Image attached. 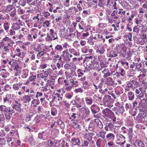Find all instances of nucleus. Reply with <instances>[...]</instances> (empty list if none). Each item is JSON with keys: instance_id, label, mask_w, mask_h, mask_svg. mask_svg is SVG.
Instances as JSON below:
<instances>
[{"instance_id": "obj_1", "label": "nucleus", "mask_w": 147, "mask_h": 147, "mask_svg": "<svg viewBox=\"0 0 147 147\" xmlns=\"http://www.w3.org/2000/svg\"><path fill=\"white\" fill-rule=\"evenodd\" d=\"M13 110L10 107H7L5 105H2L0 106V111L2 113L5 114L7 112L12 111Z\"/></svg>"}, {"instance_id": "obj_2", "label": "nucleus", "mask_w": 147, "mask_h": 147, "mask_svg": "<svg viewBox=\"0 0 147 147\" xmlns=\"http://www.w3.org/2000/svg\"><path fill=\"white\" fill-rule=\"evenodd\" d=\"M102 113L105 116L109 117H111L113 114V112L108 108L103 110Z\"/></svg>"}, {"instance_id": "obj_3", "label": "nucleus", "mask_w": 147, "mask_h": 147, "mask_svg": "<svg viewBox=\"0 0 147 147\" xmlns=\"http://www.w3.org/2000/svg\"><path fill=\"white\" fill-rule=\"evenodd\" d=\"M71 143L74 145H79L80 144V141L79 138L73 137L71 138Z\"/></svg>"}, {"instance_id": "obj_4", "label": "nucleus", "mask_w": 147, "mask_h": 147, "mask_svg": "<svg viewBox=\"0 0 147 147\" xmlns=\"http://www.w3.org/2000/svg\"><path fill=\"white\" fill-rule=\"evenodd\" d=\"M79 110H80V112L83 114L86 115H89V110L87 107L85 108L84 107H82L80 108H79Z\"/></svg>"}, {"instance_id": "obj_5", "label": "nucleus", "mask_w": 147, "mask_h": 147, "mask_svg": "<svg viewBox=\"0 0 147 147\" xmlns=\"http://www.w3.org/2000/svg\"><path fill=\"white\" fill-rule=\"evenodd\" d=\"M12 46L11 44L8 43L5 46H4L2 49V51L3 52H5L7 53H9L10 52V49L12 48Z\"/></svg>"}, {"instance_id": "obj_6", "label": "nucleus", "mask_w": 147, "mask_h": 147, "mask_svg": "<svg viewBox=\"0 0 147 147\" xmlns=\"http://www.w3.org/2000/svg\"><path fill=\"white\" fill-rule=\"evenodd\" d=\"M114 125L112 123H107L105 129L106 131L111 130L113 129Z\"/></svg>"}, {"instance_id": "obj_7", "label": "nucleus", "mask_w": 147, "mask_h": 147, "mask_svg": "<svg viewBox=\"0 0 147 147\" xmlns=\"http://www.w3.org/2000/svg\"><path fill=\"white\" fill-rule=\"evenodd\" d=\"M128 131V135L129 139L131 141L133 138L134 134L133 132V130L131 128H129L127 130Z\"/></svg>"}, {"instance_id": "obj_8", "label": "nucleus", "mask_w": 147, "mask_h": 147, "mask_svg": "<svg viewBox=\"0 0 147 147\" xmlns=\"http://www.w3.org/2000/svg\"><path fill=\"white\" fill-rule=\"evenodd\" d=\"M133 85L131 82H127V85L125 86V92L129 91L130 88H133Z\"/></svg>"}, {"instance_id": "obj_9", "label": "nucleus", "mask_w": 147, "mask_h": 147, "mask_svg": "<svg viewBox=\"0 0 147 147\" xmlns=\"http://www.w3.org/2000/svg\"><path fill=\"white\" fill-rule=\"evenodd\" d=\"M21 106V104H19L17 105V104H13L12 107L13 109H15L18 112L20 113L22 110Z\"/></svg>"}, {"instance_id": "obj_10", "label": "nucleus", "mask_w": 147, "mask_h": 147, "mask_svg": "<svg viewBox=\"0 0 147 147\" xmlns=\"http://www.w3.org/2000/svg\"><path fill=\"white\" fill-rule=\"evenodd\" d=\"M95 105H93L91 107V110L92 112L94 113L95 114L99 111V108L97 106L94 107Z\"/></svg>"}, {"instance_id": "obj_11", "label": "nucleus", "mask_w": 147, "mask_h": 147, "mask_svg": "<svg viewBox=\"0 0 147 147\" xmlns=\"http://www.w3.org/2000/svg\"><path fill=\"white\" fill-rule=\"evenodd\" d=\"M59 142L60 145L61 146V147H68L69 146L68 144L64 140H61L59 141Z\"/></svg>"}, {"instance_id": "obj_12", "label": "nucleus", "mask_w": 147, "mask_h": 147, "mask_svg": "<svg viewBox=\"0 0 147 147\" xmlns=\"http://www.w3.org/2000/svg\"><path fill=\"white\" fill-rule=\"evenodd\" d=\"M106 138L108 140L113 141L115 139V135L112 133H109L106 135Z\"/></svg>"}, {"instance_id": "obj_13", "label": "nucleus", "mask_w": 147, "mask_h": 147, "mask_svg": "<svg viewBox=\"0 0 147 147\" xmlns=\"http://www.w3.org/2000/svg\"><path fill=\"white\" fill-rule=\"evenodd\" d=\"M50 34L51 35L52 38H54L55 40L57 38V35L54 30L52 29L50 30Z\"/></svg>"}, {"instance_id": "obj_14", "label": "nucleus", "mask_w": 147, "mask_h": 147, "mask_svg": "<svg viewBox=\"0 0 147 147\" xmlns=\"http://www.w3.org/2000/svg\"><path fill=\"white\" fill-rule=\"evenodd\" d=\"M9 16L8 14H3L0 16V20H9Z\"/></svg>"}, {"instance_id": "obj_15", "label": "nucleus", "mask_w": 147, "mask_h": 147, "mask_svg": "<svg viewBox=\"0 0 147 147\" xmlns=\"http://www.w3.org/2000/svg\"><path fill=\"white\" fill-rule=\"evenodd\" d=\"M12 111H10V112H8L4 114L6 119L7 121H8L10 120L11 118V116L12 115Z\"/></svg>"}, {"instance_id": "obj_16", "label": "nucleus", "mask_w": 147, "mask_h": 147, "mask_svg": "<svg viewBox=\"0 0 147 147\" xmlns=\"http://www.w3.org/2000/svg\"><path fill=\"white\" fill-rule=\"evenodd\" d=\"M11 28L13 30H17L20 29V25L17 23H15L13 24Z\"/></svg>"}, {"instance_id": "obj_17", "label": "nucleus", "mask_w": 147, "mask_h": 147, "mask_svg": "<svg viewBox=\"0 0 147 147\" xmlns=\"http://www.w3.org/2000/svg\"><path fill=\"white\" fill-rule=\"evenodd\" d=\"M31 104L33 105V107H36L37 105H38L40 104V101L38 100L35 99L31 102Z\"/></svg>"}, {"instance_id": "obj_18", "label": "nucleus", "mask_w": 147, "mask_h": 147, "mask_svg": "<svg viewBox=\"0 0 147 147\" xmlns=\"http://www.w3.org/2000/svg\"><path fill=\"white\" fill-rule=\"evenodd\" d=\"M127 96L129 97V99L130 100H132L134 98V95L132 92H128Z\"/></svg>"}, {"instance_id": "obj_19", "label": "nucleus", "mask_w": 147, "mask_h": 147, "mask_svg": "<svg viewBox=\"0 0 147 147\" xmlns=\"http://www.w3.org/2000/svg\"><path fill=\"white\" fill-rule=\"evenodd\" d=\"M86 102L87 104H91L92 103V99L90 97H86L85 98Z\"/></svg>"}, {"instance_id": "obj_20", "label": "nucleus", "mask_w": 147, "mask_h": 147, "mask_svg": "<svg viewBox=\"0 0 147 147\" xmlns=\"http://www.w3.org/2000/svg\"><path fill=\"white\" fill-rule=\"evenodd\" d=\"M55 95L57 96L58 98V101H61L62 100L63 96V94H60L59 93H56L55 94Z\"/></svg>"}, {"instance_id": "obj_21", "label": "nucleus", "mask_w": 147, "mask_h": 147, "mask_svg": "<svg viewBox=\"0 0 147 147\" xmlns=\"http://www.w3.org/2000/svg\"><path fill=\"white\" fill-rule=\"evenodd\" d=\"M49 74V72L47 71H45L43 73H41L40 74L41 78H44L47 77Z\"/></svg>"}, {"instance_id": "obj_22", "label": "nucleus", "mask_w": 147, "mask_h": 147, "mask_svg": "<svg viewBox=\"0 0 147 147\" xmlns=\"http://www.w3.org/2000/svg\"><path fill=\"white\" fill-rule=\"evenodd\" d=\"M55 50L58 51H61L63 50V48L62 47L61 45H57L55 47Z\"/></svg>"}, {"instance_id": "obj_23", "label": "nucleus", "mask_w": 147, "mask_h": 147, "mask_svg": "<svg viewBox=\"0 0 147 147\" xmlns=\"http://www.w3.org/2000/svg\"><path fill=\"white\" fill-rule=\"evenodd\" d=\"M31 96V95H30V96H28V95H26V96H25L23 98V100L25 102H29L30 101V100H31V98L30 97V96Z\"/></svg>"}, {"instance_id": "obj_24", "label": "nucleus", "mask_w": 147, "mask_h": 147, "mask_svg": "<svg viewBox=\"0 0 147 147\" xmlns=\"http://www.w3.org/2000/svg\"><path fill=\"white\" fill-rule=\"evenodd\" d=\"M105 51V50L104 47H102L99 49L97 51V52L98 53V52L99 54H102L104 53Z\"/></svg>"}, {"instance_id": "obj_25", "label": "nucleus", "mask_w": 147, "mask_h": 147, "mask_svg": "<svg viewBox=\"0 0 147 147\" xmlns=\"http://www.w3.org/2000/svg\"><path fill=\"white\" fill-rule=\"evenodd\" d=\"M142 64L141 63H137L136 64V70L139 71L140 68L141 67Z\"/></svg>"}, {"instance_id": "obj_26", "label": "nucleus", "mask_w": 147, "mask_h": 147, "mask_svg": "<svg viewBox=\"0 0 147 147\" xmlns=\"http://www.w3.org/2000/svg\"><path fill=\"white\" fill-rule=\"evenodd\" d=\"M46 40L47 41H52L53 40H55L54 38L51 36L49 34H47V37L45 38Z\"/></svg>"}, {"instance_id": "obj_27", "label": "nucleus", "mask_w": 147, "mask_h": 147, "mask_svg": "<svg viewBox=\"0 0 147 147\" xmlns=\"http://www.w3.org/2000/svg\"><path fill=\"white\" fill-rule=\"evenodd\" d=\"M57 110L55 108H54L51 109V113L53 116H55L57 114Z\"/></svg>"}, {"instance_id": "obj_28", "label": "nucleus", "mask_w": 147, "mask_h": 147, "mask_svg": "<svg viewBox=\"0 0 147 147\" xmlns=\"http://www.w3.org/2000/svg\"><path fill=\"white\" fill-rule=\"evenodd\" d=\"M49 22L48 20L45 21L43 23V26L44 27H48L49 26Z\"/></svg>"}, {"instance_id": "obj_29", "label": "nucleus", "mask_w": 147, "mask_h": 147, "mask_svg": "<svg viewBox=\"0 0 147 147\" xmlns=\"http://www.w3.org/2000/svg\"><path fill=\"white\" fill-rule=\"evenodd\" d=\"M42 14L43 16L46 18H48L49 17L50 15V13L48 11H44L42 12Z\"/></svg>"}, {"instance_id": "obj_30", "label": "nucleus", "mask_w": 147, "mask_h": 147, "mask_svg": "<svg viewBox=\"0 0 147 147\" xmlns=\"http://www.w3.org/2000/svg\"><path fill=\"white\" fill-rule=\"evenodd\" d=\"M44 50H45L43 49V51L38 52L37 55V58H39L44 55V53L43 51Z\"/></svg>"}, {"instance_id": "obj_31", "label": "nucleus", "mask_w": 147, "mask_h": 147, "mask_svg": "<svg viewBox=\"0 0 147 147\" xmlns=\"http://www.w3.org/2000/svg\"><path fill=\"white\" fill-rule=\"evenodd\" d=\"M26 3V0H22V1L20 0V1L18 3V4L20 5L23 7L24 6Z\"/></svg>"}, {"instance_id": "obj_32", "label": "nucleus", "mask_w": 147, "mask_h": 147, "mask_svg": "<svg viewBox=\"0 0 147 147\" xmlns=\"http://www.w3.org/2000/svg\"><path fill=\"white\" fill-rule=\"evenodd\" d=\"M34 50L37 52H39L42 51V49L41 46L40 45H38L36 48L34 49Z\"/></svg>"}, {"instance_id": "obj_33", "label": "nucleus", "mask_w": 147, "mask_h": 147, "mask_svg": "<svg viewBox=\"0 0 147 147\" xmlns=\"http://www.w3.org/2000/svg\"><path fill=\"white\" fill-rule=\"evenodd\" d=\"M70 83L71 84H72L71 85H73V87L75 85V86H77L78 85V82L77 81H74L73 80H70Z\"/></svg>"}, {"instance_id": "obj_34", "label": "nucleus", "mask_w": 147, "mask_h": 147, "mask_svg": "<svg viewBox=\"0 0 147 147\" xmlns=\"http://www.w3.org/2000/svg\"><path fill=\"white\" fill-rule=\"evenodd\" d=\"M5 119L3 115H0V123H3L5 122Z\"/></svg>"}, {"instance_id": "obj_35", "label": "nucleus", "mask_w": 147, "mask_h": 147, "mask_svg": "<svg viewBox=\"0 0 147 147\" xmlns=\"http://www.w3.org/2000/svg\"><path fill=\"white\" fill-rule=\"evenodd\" d=\"M71 65L70 64H69V63H66L64 66V67L65 69H67V70L69 69H71Z\"/></svg>"}, {"instance_id": "obj_36", "label": "nucleus", "mask_w": 147, "mask_h": 147, "mask_svg": "<svg viewBox=\"0 0 147 147\" xmlns=\"http://www.w3.org/2000/svg\"><path fill=\"white\" fill-rule=\"evenodd\" d=\"M125 37H126L128 38V40L129 41H132V34L131 33H127V34L125 35Z\"/></svg>"}, {"instance_id": "obj_37", "label": "nucleus", "mask_w": 147, "mask_h": 147, "mask_svg": "<svg viewBox=\"0 0 147 147\" xmlns=\"http://www.w3.org/2000/svg\"><path fill=\"white\" fill-rule=\"evenodd\" d=\"M76 105L78 108H80L82 107H84V106H85V105L84 104V102H81L79 104L76 103Z\"/></svg>"}, {"instance_id": "obj_38", "label": "nucleus", "mask_w": 147, "mask_h": 147, "mask_svg": "<svg viewBox=\"0 0 147 147\" xmlns=\"http://www.w3.org/2000/svg\"><path fill=\"white\" fill-rule=\"evenodd\" d=\"M12 5H9L7 6L6 10L7 12H10L12 9Z\"/></svg>"}, {"instance_id": "obj_39", "label": "nucleus", "mask_w": 147, "mask_h": 147, "mask_svg": "<svg viewBox=\"0 0 147 147\" xmlns=\"http://www.w3.org/2000/svg\"><path fill=\"white\" fill-rule=\"evenodd\" d=\"M43 108L42 106H39L37 108V112L38 113H41L43 111Z\"/></svg>"}, {"instance_id": "obj_40", "label": "nucleus", "mask_w": 147, "mask_h": 147, "mask_svg": "<svg viewBox=\"0 0 147 147\" xmlns=\"http://www.w3.org/2000/svg\"><path fill=\"white\" fill-rule=\"evenodd\" d=\"M5 140L3 138H0V147L2 146L5 144Z\"/></svg>"}, {"instance_id": "obj_41", "label": "nucleus", "mask_w": 147, "mask_h": 147, "mask_svg": "<svg viewBox=\"0 0 147 147\" xmlns=\"http://www.w3.org/2000/svg\"><path fill=\"white\" fill-rule=\"evenodd\" d=\"M138 145L139 147H144V144L141 140H140L138 143Z\"/></svg>"}, {"instance_id": "obj_42", "label": "nucleus", "mask_w": 147, "mask_h": 147, "mask_svg": "<svg viewBox=\"0 0 147 147\" xmlns=\"http://www.w3.org/2000/svg\"><path fill=\"white\" fill-rule=\"evenodd\" d=\"M76 92H80L82 93L84 91L83 89H82L81 88H79L77 89H76L75 90Z\"/></svg>"}, {"instance_id": "obj_43", "label": "nucleus", "mask_w": 147, "mask_h": 147, "mask_svg": "<svg viewBox=\"0 0 147 147\" xmlns=\"http://www.w3.org/2000/svg\"><path fill=\"white\" fill-rule=\"evenodd\" d=\"M0 75L3 78H6L7 76V73L5 72H2L1 73Z\"/></svg>"}, {"instance_id": "obj_44", "label": "nucleus", "mask_w": 147, "mask_h": 147, "mask_svg": "<svg viewBox=\"0 0 147 147\" xmlns=\"http://www.w3.org/2000/svg\"><path fill=\"white\" fill-rule=\"evenodd\" d=\"M137 109L136 108H133L132 110V112L131 113L133 116H135L136 114Z\"/></svg>"}, {"instance_id": "obj_45", "label": "nucleus", "mask_w": 147, "mask_h": 147, "mask_svg": "<svg viewBox=\"0 0 147 147\" xmlns=\"http://www.w3.org/2000/svg\"><path fill=\"white\" fill-rule=\"evenodd\" d=\"M89 144V142L88 141L84 140L83 141V144L82 145V147H84V146H88Z\"/></svg>"}, {"instance_id": "obj_46", "label": "nucleus", "mask_w": 147, "mask_h": 147, "mask_svg": "<svg viewBox=\"0 0 147 147\" xmlns=\"http://www.w3.org/2000/svg\"><path fill=\"white\" fill-rule=\"evenodd\" d=\"M14 30L12 29H11L9 31V35L11 36H14L16 34V32L14 31Z\"/></svg>"}, {"instance_id": "obj_47", "label": "nucleus", "mask_w": 147, "mask_h": 147, "mask_svg": "<svg viewBox=\"0 0 147 147\" xmlns=\"http://www.w3.org/2000/svg\"><path fill=\"white\" fill-rule=\"evenodd\" d=\"M5 133L3 130H0V136L3 137L5 136Z\"/></svg>"}, {"instance_id": "obj_48", "label": "nucleus", "mask_w": 147, "mask_h": 147, "mask_svg": "<svg viewBox=\"0 0 147 147\" xmlns=\"http://www.w3.org/2000/svg\"><path fill=\"white\" fill-rule=\"evenodd\" d=\"M27 38L28 40L30 41H34V40L32 38V35L31 34L28 35L27 36Z\"/></svg>"}, {"instance_id": "obj_49", "label": "nucleus", "mask_w": 147, "mask_h": 147, "mask_svg": "<svg viewBox=\"0 0 147 147\" xmlns=\"http://www.w3.org/2000/svg\"><path fill=\"white\" fill-rule=\"evenodd\" d=\"M44 134V132H42L41 133H40L38 134V138L40 139H44L43 136Z\"/></svg>"}, {"instance_id": "obj_50", "label": "nucleus", "mask_w": 147, "mask_h": 147, "mask_svg": "<svg viewBox=\"0 0 147 147\" xmlns=\"http://www.w3.org/2000/svg\"><path fill=\"white\" fill-rule=\"evenodd\" d=\"M13 88L14 90H17L19 89V87L18 84H14L13 86Z\"/></svg>"}, {"instance_id": "obj_51", "label": "nucleus", "mask_w": 147, "mask_h": 147, "mask_svg": "<svg viewBox=\"0 0 147 147\" xmlns=\"http://www.w3.org/2000/svg\"><path fill=\"white\" fill-rule=\"evenodd\" d=\"M73 87V85H71V86H66L65 89L67 91H69L71 90Z\"/></svg>"}, {"instance_id": "obj_52", "label": "nucleus", "mask_w": 147, "mask_h": 147, "mask_svg": "<svg viewBox=\"0 0 147 147\" xmlns=\"http://www.w3.org/2000/svg\"><path fill=\"white\" fill-rule=\"evenodd\" d=\"M99 122L98 123L97 125L100 129H101L103 127V125L100 120H99Z\"/></svg>"}, {"instance_id": "obj_53", "label": "nucleus", "mask_w": 147, "mask_h": 147, "mask_svg": "<svg viewBox=\"0 0 147 147\" xmlns=\"http://www.w3.org/2000/svg\"><path fill=\"white\" fill-rule=\"evenodd\" d=\"M101 139H98L97 140L96 142V144L97 145V146L98 147H100V143L101 142Z\"/></svg>"}, {"instance_id": "obj_54", "label": "nucleus", "mask_w": 147, "mask_h": 147, "mask_svg": "<svg viewBox=\"0 0 147 147\" xmlns=\"http://www.w3.org/2000/svg\"><path fill=\"white\" fill-rule=\"evenodd\" d=\"M139 28L137 26H135L133 28L134 32H137L139 31Z\"/></svg>"}, {"instance_id": "obj_55", "label": "nucleus", "mask_w": 147, "mask_h": 147, "mask_svg": "<svg viewBox=\"0 0 147 147\" xmlns=\"http://www.w3.org/2000/svg\"><path fill=\"white\" fill-rule=\"evenodd\" d=\"M51 80H53V81H52L51 82L50 84H51V82H52V83L53 84H52L53 85V84H55V83H54L55 81H54L56 79V77L55 76H51Z\"/></svg>"}, {"instance_id": "obj_56", "label": "nucleus", "mask_w": 147, "mask_h": 147, "mask_svg": "<svg viewBox=\"0 0 147 147\" xmlns=\"http://www.w3.org/2000/svg\"><path fill=\"white\" fill-rule=\"evenodd\" d=\"M111 74H112L109 71L107 73H106L104 74L103 77L105 78H106L107 77L110 76Z\"/></svg>"}, {"instance_id": "obj_57", "label": "nucleus", "mask_w": 147, "mask_h": 147, "mask_svg": "<svg viewBox=\"0 0 147 147\" xmlns=\"http://www.w3.org/2000/svg\"><path fill=\"white\" fill-rule=\"evenodd\" d=\"M104 0H99L98 4V6L100 7H102L103 6V3Z\"/></svg>"}, {"instance_id": "obj_58", "label": "nucleus", "mask_w": 147, "mask_h": 147, "mask_svg": "<svg viewBox=\"0 0 147 147\" xmlns=\"http://www.w3.org/2000/svg\"><path fill=\"white\" fill-rule=\"evenodd\" d=\"M14 141L13 140L12 142H11L9 144V145L11 147H16V145H14Z\"/></svg>"}, {"instance_id": "obj_59", "label": "nucleus", "mask_w": 147, "mask_h": 147, "mask_svg": "<svg viewBox=\"0 0 147 147\" xmlns=\"http://www.w3.org/2000/svg\"><path fill=\"white\" fill-rule=\"evenodd\" d=\"M36 78V76H30L29 77V80L30 81H34L35 79Z\"/></svg>"}, {"instance_id": "obj_60", "label": "nucleus", "mask_w": 147, "mask_h": 147, "mask_svg": "<svg viewBox=\"0 0 147 147\" xmlns=\"http://www.w3.org/2000/svg\"><path fill=\"white\" fill-rule=\"evenodd\" d=\"M3 102L4 103L7 102H9V97L6 96L3 98Z\"/></svg>"}, {"instance_id": "obj_61", "label": "nucleus", "mask_w": 147, "mask_h": 147, "mask_svg": "<svg viewBox=\"0 0 147 147\" xmlns=\"http://www.w3.org/2000/svg\"><path fill=\"white\" fill-rule=\"evenodd\" d=\"M88 47H84L82 49V51H83L84 53H86L88 51Z\"/></svg>"}, {"instance_id": "obj_62", "label": "nucleus", "mask_w": 147, "mask_h": 147, "mask_svg": "<svg viewBox=\"0 0 147 147\" xmlns=\"http://www.w3.org/2000/svg\"><path fill=\"white\" fill-rule=\"evenodd\" d=\"M42 93L38 92L36 93V98H38V97L41 96H42Z\"/></svg>"}, {"instance_id": "obj_63", "label": "nucleus", "mask_w": 147, "mask_h": 147, "mask_svg": "<svg viewBox=\"0 0 147 147\" xmlns=\"http://www.w3.org/2000/svg\"><path fill=\"white\" fill-rule=\"evenodd\" d=\"M18 11L20 14H23L25 12L24 11L23 9L20 8L18 9Z\"/></svg>"}, {"instance_id": "obj_64", "label": "nucleus", "mask_w": 147, "mask_h": 147, "mask_svg": "<svg viewBox=\"0 0 147 147\" xmlns=\"http://www.w3.org/2000/svg\"><path fill=\"white\" fill-rule=\"evenodd\" d=\"M16 11L15 10H13L10 14V16L12 17H13L16 15Z\"/></svg>"}]
</instances>
